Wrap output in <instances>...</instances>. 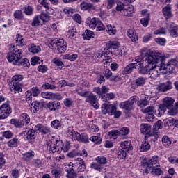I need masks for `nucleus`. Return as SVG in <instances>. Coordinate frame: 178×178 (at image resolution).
<instances>
[{
	"label": "nucleus",
	"instance_id": "obj_1",
	"mask_svg": "<svg viewBox=\"0 0 178 178\" xmlns=\"http://www.w3.org/2000/svg\"><path fill=\"white\" fill-rule=\"evenodd\" d=\"M145 63L147 65L144 66V63H138L136 66L139 73L140 74H148L152 63H158L162 62L163 56L160 53L154 52L151 50L147 51L145 54Z\"/></svg>",
	"mask_w": 178,
	"mask_h": 178
},
{
	"label": "nucleus",
	"instance_id": "obj_2",
	"mask_svg": "<svg viewBox=\"0 0 178 178\" xmlns=\"http://www.w3.org/2000/svg\"><path fill=\"white\" fill-rule=\"evenodd\" d=\"M8 62H13L15 66H19L22 67H29L30 62L29 59L23 58V53L21 49H17V46L11 45L10 47V52L6 56Z\"/></svg>",
	"mask_w": 178,
	"mask_h": 178
},
{
	"label": "nucleus",
	"instance_id": "obj_3",
	"mask_svg": "<svg viewBox=\"0 0 178 178\" xmlns=\"http://www.w3.org/2000/svg\"><path fill=\"white\" fill-rule=\"evenodd\" d=\"M49 44L52 48L56 49V54H65L67 44L63 39L58 40V38H56L51 40Z\"/></svg>",
	"mask_w": 178,
	"mask_h": 178
},
{
	"label": "nucleus",
	"instance_id": "obj_4",
	"mask_svg": "<svg viewBox=\"0 0 178 178\" xmlns=\"http://www.w3.org/2000/svg\"><path fill=\"white\" fill-rule=\"evenodd\" d=\"M102 113L104 115H110V116L114 115V118L118 119L122 115V112L116 110V106L113 104H103L102 105Z\"/></svg>",
	"mask_w": 178,
	"mask_h": 178
},
{
	"label": "nucleus",
	"instance_id": "obj_5",
	"mask_svg": "<svg viewBox=\"0 0 178 178\" xmlns=\"http://www.w3.org/2000/svg\"><path fill=\"white\" fill-rule=\"evenodd\" d=\"M22 80H23V75H15L13 77L10 87L11 92H13L14 94H16V92H22V87L23 86L22 83H20Z\"/></svg>",
	"mask_w": 178,
	"mask_h": 178
},
{
	"label": "nucleus",
	"instance_id": "obj_6",
	"mask_svg": "<svg viewBox=\"0 0 178 178\" xmlns=\"http://www.w3.org/2000/svg\"><path fill=\"white\" fill-rule=\"evenodd\" d=\"M86 24L89 25L90 29L92 30H96V31H102V30L105 29V26L104 24L99 21L97 18L88 17L86 20Z\"/></svg>",
	"mask_w": 178,
	"mask_h": 178
},
{
	"label": "nucleus",
	"instance_id": "obj_7",
	"mask_svg": "<svg viewBox=\"0 0 178 178\" xmlns=\"http://www.w3.org/2000/svg\"><path fill=\"white\" fill-rule=\"evenodd\" d=\"M161 70H163L162 60L161 61H159L158 63H153L149 71L150 78L154 79H156L159 76V71Z\"/></svg>",
	"mask_w": 178,
	"mask_h": 178
},
{
	"label": "nucleus",
	"instance_id": "obj_8",
	"mask_svg": "<svg viewBox=\"0 0 178 178\" xmlns=\"http://www.w3.org/2000/svg\"><path fill=\"white\" fill-rule=\"evenodd\" d=\"M158 163V156H154L150 160L146 162H143L141 166L143 168V173L148 175L149 173V169H152L154 165Z\"/></svg>",
	"mask_w": 178,
	"mask_h": 178
},
{
	"label": "nucleus",
	"instance_id": "obj_9",
	"mask_svg": "<svg viewBox=\"0 0 178 178\" xmlns=\"http://www.w3.org/2000/svg\"><path fill=\"white\" fill-rule=\"evenodd\" d=\"M163 57L162 60V65L163 66V70H166V72L168 73H172L173 70H175V67H178V61L176 59H171L167 65L163 63Z\"/></svg>",
	"mask_w": 178,
	"mask_h": 178
},
{
	"label": "nucleus",
	"instance_id": "obj_10",
	"mask_svg": "<svg viewBox=\"0 0 178 178\" xmlns=\"http://www.w3.org/2000/svg\"><path fill=\"white\" fill-rule=\"evenodd\" d=\"M12 113V108L9 104H3L0 107V120L6 119Z\"/></svg>",
	"mask_w": 178,
	"mask_h": 178
},
{
	"label": "nucleus",
	"instance_id": "obj_11",
	"mask_svg": "<svg viewBox=\"0 0 178 178\" xmlns=\"http://www.w3.org/2000/svg\"><path fill=\"white\" fill-rule=\"evenodd\" d=\"M156 88L159 92H166V91L172 90V82L167 81L166 83H161L157 86Z\"/></svg>",
	"mask_w": 178,
	"mask_h": 178
},
{
	"label": "nucleus",
	"instance_id": "obj_12",
	"mask_svg": "<svg viewBox=\"0 0 178 178\" xmlns=\"http://www.w3.org/2000/svg\"><path fill=\"white\" fill-rule=\"evenodd\" d=\"M103 74L106 79H109L111 81H120V76L112 75V71L109 69H106Z\"/></svg>",
	"mask_w": 178,
	"mask_h": 178
},
{
	"label": "nucleus",
	"instance_id": "obj_13",
	"mask_svg": "<svg viewBox=\"0 0 178 178\" xmlns=\"http://www.w3.org/2000/svg\"><path fill=\"white\" fill-rule=\"evenodd\" d=\"M167 27L170 31V35H171V37H173L174 38L178 37V26H175L173 23H171L168 24Z\"/></svg>",
	"mask_w": 178,
	"mask_h": 178
},
{
	"label": "nucleus",
	"instance_id": "obj_14",
	"mask_svg": "<svg viewBox=\"0 0 178 178\" xmlns=\"http://www.w3.org/2000/svg\"><path fill=\"white\" fill-rule=\"evenodd\" d=\"M85 98H86V102H88L92 105H95V104H97V95H94L93 93L87 92Z\"/></svg>",
	"mask_w": 178,
	"mask_h": 178
},
{
	"label": "nucleus",
	"instance_id": "obj_15",
	"mask_svg": "<svg viewBox=\"0 0 178 178\" xmlns=\"http://www.w3.org/2000/svg\"><path fill=\"white\" fill-rule=\"evenodd\" d=\"M36 136L35 129H29L26 133V141H29V143H34Z\"/></svg>",
	"mask_w": 178,
	"mask_h": 178
},
{
	"label": "nucleus",
	"instance_id": "obj_16",
	"mask_svg": "<svg viewBox=\"0 0 178 178\" xmlns=\"http://www.w3.org/2000/svg\"><path fill=\"white\" fill-rule=\"evenodd\" d=\"M151 149V145H149V142L147 140V138L145 139L143 142H142L141 145L139 147V151L140 152H147V151H149Z\"/></svg>",
	"mask_w": 178,
	"mask_h": 178
},
{
	"label": "nucleus",
	"instance_id": "obj_17",
	"mask_svg": "<svg viewBox=\"0 0 178 178\" xmlns=\"http://www.w3.org/2000/svg\"><path fill=\"white\" fill-rule=\"evenodd\" d=\"M35 133H43V134H48L49 133V129L47 127H44L42 124H39L35 127Z\"/></svg>",
	"mask_w": 178,
	"mask_h": 178
},
{
	"label": "nucleus",
	"instance_id": "obj_18",
	"mask_svg": "<svg viewBox=\"0 0 178 178\" xmlns=\"http://www.w3.org/2000/svg\"><path fill=\"white\" fill-rule=\"evenodd\" d=\"M55 143H58V140L50 142L47 144V149L50 154H56V152H58V145Z\"/></svg>",
	"mask_w": 178,
	"mask_h": 178
},
{
	"label": "nucleus",
	"instance_id": "obj_19",
	"mask_svg": "<svg viewBox=\"0 0 178 178\" xmlns=\"http://www.w3.org/2000/svg\"><path fill=\"white\" fill-rule=\"evenodd\" d=\"M65 170L67 175V178H77V174L74 171V169L72 167H65Z\"/></svg>",
	"mask_w": 178,
	"mask_h": 178
},
{
	"label": "nucleus",
	"instance_id": "obj_20",
	"mask_svg": "<svg viewBox=\"0 0 178 178\" xmlns=\"http://www.w3.org/2000/svg\"><path fill=\"white\" fill-rule=\"evenodd\" d=\"M151 125L148 124H142L140 125V133L148 136L151 133Z\"/></svg>",
	"mask_w": 178,
	"mask_h": 178
},
{
	"label": "nucleus",
	"instance_id": "obj_21",
	"mask_svg": "<svg viewBox=\"0 0 178 178\" xmlns=\"http://www.w3.org/2000/svg\"><path fill=\"white\" fill-rule=\"evenodd\" d=\"M133 12H134V6H133V5L127 4L123 14L124 16L131 17V15H133Z\"/></svg>",
	"mask_w": 178,
	"mask_h": 178
},
{
	"label": "nucleus",
	"instance_id": "obj_22",
	"mask_svg": "<svg viewBox=\"0 0 178 178\" xmlns=\"http://www.w3.org/2000/svg\"><path fill=\"white\" fill-rule=\"evenodd\" d=\"M163 13L165 19L172 17V7H170V5H167L163 8Z\"/></svg>",
	"mask_w": 178,
	"mask_h": 178
},
{
	"label": "nucleus",
	"instance_id": "obj_23",
	"mask_svg": "<svg viewBox=\"0 0 178 178\" xmlns=\"http://www.w3.org/2000/svg\"><path fill=\"white\" fill-rule=\"evenodd\" d=\"M59 106H60V103L58 101H52L47 104V108L50 111H56L59 109Z\"/></svg>",
	"mask_w": 178,
	"mask_h": 178
},
{
	"label": "nucleus",
	"instance_id": "obj_24",
	"mask_svg": "<svg viewBox=\"0 0 178 178\" xmlns=\"http://www.w3.org/2000/svg\"><path fill=\"white\" fill-rule=\"evenodd\" d=\"M134 69H137V65H136V63H131L124 68L123 72L125 74H129V73L133 72Z\"/></svg>",
	"mask_w": 178,
	"mask_h": 178
},
{
	"label": "nucleus",
	"instance_id": "obj_25",
	"mask_svg": "<svg viewBox=\"0 0 178 178\" xmlns=\"http://www.w3.org/2000/svg\"><path fill=\"white\" fill-rule=\"evenodd\" d=\"M80 6L82 10H95V6L91 3L83 2Z\"/></svg>",
	"mask_w": 178,
	"mask_h": 178
},
{
	"label": "nucleus",
	"instance_id": "obj_26",
	"mask_svg": "<svg viewBox=\"0 0 178 178\" xmlns=\"http://www.w3.org/2000/svg\"><path fill=\"white\" fill-rule=\"evenodd\" d=\"M85 156V158H87V152L86 150H83V153L77 152L76 150H74L70 153L67 154V156L69 158H74V156Z\"/></svg>",
	"mask_w": 178,
	"mask_h": 178
},
{
	"label": "nucleus",
	"instance_id": "obj_27",
	"mask_svg": "<svg viewBox=\"0 0 178 178\" xmlns=\"http://www.w3.org/2000/svg\"><path fill=\"white\" fill-rule=\"evenodd\" d=\"M76 138L77 141H81V143H88V136L86 134H77L76 135Z\"/></svg>",
	"mask_w": 178,
	"mask_h": 178
},
{
	"label": "nucleus",
	"instance_id": "obj_28",
	"mask_svg": "<svg viewBox=\"0 0 178 178\" xmlns=\"http://www.w3.org/2000/svg\"><path fill=\"white\" fill-rule=\"evenodd\" d=\"M147 138H146L147 141H149L150 143H155L156 141H158V138L159 137V135L155 133H150L148 135H147Z\"/></svg>",
	"mask_w": 178,
	"mask_h": 178
},
{
	"label": "nucleus",
	"instance_id": "obj_29",
	"mask_svg": "<svg viewBox=\"0 0 178 178\" xmlns=\"http://www.w3.org/2000/svg\"><path fill=\"white\" fill-rule=\"evenodd\" d=\"M31 106H33V108L35 109V111H33V112H38V111H40V109H42V108L44 106V102L35 101L31 104Z\"/></svg>",
	"mask_w": 178,
	"mask_h": 178
},
{
	"label": "nucleus",
	"instance_id": "obj_30",
	"mask_svg": "<svg viewBox=\"0 0 178 178\" xmlns=\"http://www.w3.org/2000/svg\"><path fill=\"white\" fill-rule=\"evenodd\" d=\"M163 104L167 106L168 109H170L173 106V104H175V99L172 97H165L163 99Z\"/></svg>",
	"mask_w": 178,
	"mask_h": 178
},
{
	"label": "nucleus",
	"instance_id": "obj_31",
	"mask_svg": "<svg viewBox=\"0 0 178 178\" xmlns=\"http://www.w3.org/2000/svg\"><path fill=\"white\" fill-rule=\"evenodd\" d=\"M127 35L129 38H131L132 42H137L138 41V36L137 35V33L134 31L129 30L127 31Z\"/></svg>",
	"mask_w": 178,
	"mask_h": 178
},
{
	"label": "nucleus",
	"instance_id": "obj_32",
	"mask_svg": "<svg viewBox=\"0 0 178 178\" xmlns=\"http://www.w3.org/2000/svg\"><path fill=\"white\" fill-rule=\"evenodd\" d=\"M145 81H147V78L143 76L138 77L134 81L135 86H136V87H143V86L145 84Z\"/></svg>",
	"mask_w": 178,
	"mask_h": 178
},
{
	"label": "nucleus",
	"instance_id": "obj_33",
	"mask_svg": "<svg viewBox=\"0 0 178 178\" xmlns=\"http://www.w3.org/2000/svg\"><path fill=\"white\" fill-rule=\"evenodd\" d=\"M143 113H154V115H158V111L155 109L154 106H149L145 109H142Z\"/></svg>",
	"mask_w": 178,
	"mask_h": 178
},
{
	"label": "nucleus",
	"instance_id": "obj_34",
	"mask_svg": "<svg viewBox=\"0 0 178 178\" xmlns=\"http://www.w3.org/2000/svg\"><path fill=\"white\" fill-rule=\"evenodd\" d=\"M119 48V43L118 42H108L105 49L111 52V49H118Z\"/></svg>",
	"mask_w": 178,
	"mask_h": 178
},
{
	"label": "nucleus",
	"instance_id": "obj_35",
	"mask_svg": "<svg viewBox=\"0 0 178 178\" xmlns=\"http://www.w3.org/2000/svg\"><path fill=\"white\" fill-rule=\"evenodd\" d=\"M121 147L122 149H125V151H131L133 149V146L131 145V142L130 141H124L121 143Z\"/></svg>",
	"mask_w": 178,
	"mask_h": 178
},
{
	"label": "nucleus",
	"instance_id": "obj_36",
	"mask_svg": "<svg viewBox=\"0 0 178 178\" xmlns=\"http://www.w3.org/2000/svg\"><path fill=\"white\" fill-rule=\"evenodd\" d=\"M167 108L168 106H166L164 103H163V104L159 105V109L157 111L156 116H158L159 118L162 116V115H163V113L166 112Z\"/></svg>",
	"mask_w": 178,
	"mask_h": 178
},
{
	"label": "nucleus",
	"instance_id": "obj_37",
	"mask_svg": "<svg viewBox=\"0 0 178 178\" xmlns=\"http://www.w3.org/2000/svg\"><path fill=\"white\" fill-rule=\"evenodd\" d=\"M42 98H45L46 99H52L54 98H56V95L51 92H43L41 93Z\"/></svg>",
	"mask_w": 178,
	"mask_h": 178
},
{
	"label": "nucleus",
	"instance_id": "obj_38",
	"mask_svg": "<svg viewBox=\"0 0 178 178\" xmlns=\"http://www.w3.org/2000/svg\"><path fill=\"white\" fill-rule=\"evenodd\" d=\"M19 120L22 122L24 123L25 126H27L29 123H30V117H29V115L26 113H23L21 115Z\"/></svg>",
	"mask_w": 178,
	"mask_h": 178
},
{
	"label": "nucleus",
	"instance_id": "obj_39",
	"mask_svg": "<svg viewBox=\"0 0 178 178\" xmlns=\"http://www.w3.org/2000/svg\"><path fill=\"white\" fill-rule=\"evenodd\" d=\"M10 123L11 124H14L16 127H18V129H22L23 126H25L24 122H21L20 120L11 119Z\"/></svg>",
	"mask_w": 178,
	"mask_h": 178
},
{
	"label": "nucleus",
	"instance_id": "obj_40",
	"mask_svg": "<svg viewBox=\"0 0 178 178\" xmlns=\"http://www.w3.org/2000/svg\"><path fill=\"white\" fill-rule=\"evenodd\" d=\"M94 32L90 30H86L83 34V40H90V38H94Z\"/></svg>",
	"mask_w": 178,
	"mask_h": 178
},
{
	"label": "nucleus",
	"instance_id": "obj_41",
	"mask_svg": "<svg viewBox=\"0 0 178 178\" xmlns=\"http://www.w3.org/2000/svg\"><path fill=\"white\" fill-rule=\"evenodd\" d=\"M33 158H34V152H28L25 153L23 156V159L26 162H29V161H31V159H33Z\"/></svg>",
	"mask_w": 178,
	"mask_h": 178
},
{
	"label": "nucleus",
	"instance_id": "obj_42",
	"mask_svg": "<svg viewBox=\"0 0 178 178\" xmlns=\"http://www.w3.org/2000/svg\"><path fill=\"white\" fill-rule=\"evenodd\" d=\"M120 105L122 109H125L126 111H131V109H133V105L131 104V103L129 102L128 101L124 102L121 103Z\"/></svg>",
	"mask_w": 178,
	"mask_h": 178
},
{
	"label": "nucleus",
	"instance_id": "obj_43",
	"mask_svg": "<svg viewBox=\"0 0 178 178\" xmlns=\"http://www.w3.org/2000/svg\"><path fill=\"white\" fill-rule=\"evenodd\" d=\"M78 169L79 172H84L86 170V164L84 163V161H83V159L78 158Z\"/></svg>",
	"mask_w": 178,
	"mask_h": 178
},
{
	"label": "nucleus",
	"instance_id": "obj_44",
	"mask_svg": "<svg viewBox=\"0 0 178 178\" xmlns=\"http://www.w3.org/2000/svg\"><path fill=\"white\" fill-rule=\"evenodd\" d=\"M162 143L164 147H169L172 144V139L168 136H164L162 138Z\"/></svg>",
	"mask_w": 178,
	"mask_h": 178
},
{
	"label": "nucleus",
	"instance_id": "obj_45",
	"mask_svg": "<svg viewBox=\"0 0 178 178\" xmlns=\"http://www.w3.org/2000/svg\"><path fill=\"white\" fill-rule=\"evenodd\" d=\"M126 3H124H124L122 2V1H118L117 2V6H116V10L118 12H124V8H126Z\"/></svg>",
	"mask_w": 178,
	"mask_h": 178
},
{
	"label": "nucleus",
	"instance_id": "obj_46",
	"mask_svg": "<svg viewBox=\"0 0 178 178\" xmlns=\"http://www.w3.org/2000/svg\"><path fill=\"white\" fill-rule=\"evenodd\" d=\"M29 52L32 54H38V52L41 51V47L40 46H35L34 44H31L30 48L29 49Z\"/></svg>",
	"mask_w": 178,
	"mask_h": 178
},
{
	"label": "nucleus",
	"instance_id": "obj_47",
	"mask_svg": "<svg viewBox=\"0 0 178 178\" xmlns=\"http://www.w3.org/2000/svg\"><path fill=\"white\" fill-rule=\"evenodd\" d=\"M31 91L32 93L27 98L28 101H30V99H31V97H38V95L40 94V89H38V88L37 87L33 88Z\"/></svg>",
	"mask_w": 178,
	"mask_h": 178
},
{
	"label": "nucleus",
	"instance_id": "obj_48",
	"mask_svg": "<svg viewBox=\"0 0 178 178\" xmlns=\"http://www.w3.org/2000/svg\"><path fill=\"white\" fill-rule=\"evenodd\" d=\"M152 175H156L157 176H161L162 175V171L161 170V168L159 165L154 166L152 168Z\"/></svg>",
	"mask_w": 178,
	"mask_h": 178
},
{
	"label": "nucleus",
	"instance_id": "obj_49",
	"mask_svg": "<svg viewBox=\"0 0 178 178\" xmlns=\"http://www.w3.org/2000/svg\"><path fill=\"white\" fill-rule=\"evenodd\" d=\"M106 31L110 35H115V34H116V27L112 26L111 24L107 25Z\"/></svg>",
	"mask_w": 178,
	"mask_h": 178
},
{
	"label": "nucleus",
	"instance_id": "obj_50",
	"mask_svg": "<svg viewBox=\"0 0 178 178\" xmlns=\"http://www.w3.org/2000/svg\"><path fill=\"white\" fill-rule=\"evenodd\" d=\"M115 98V94L113 93H108L102 97L103 101L108 102L110 99H113Z\"/></svg>",
	"mask_w": 178,
	"mask_h": 178
},
{
	"label": "nucleus",
	"instance_id": "obj_51",
	"mask_svg": "<svg viewBox=\"0 0 178 178\" xmlns=\"http://www.w3.org/2000/svg\"><path fill=\"white\" fill-rule=\"evenodd\" d=\"M97 163L102 165L104 167V165H106V158L104 156H98L95 159Z\"/></svg>",
	"mask_w": 178,
	"mask_h": 178
},
{
	"label": "nucleus",
	"instance_id": "obj_52",
	"mask_svg": "<svg viewBox=\"0 0 178 178\" xmlns=\"http://www.w3.org/2000/svg\"><path fill=\"white\" fill-rule=\"evenodd\" d=\"M149 102L148 100L147 99V97H145L144 99H142L137 102L138 106H140V108H143V106H147Z\"/></svg>",
	"mask_w": 178,
	"mask_h": 178
},
{
	"label": "nucleus",
	"instance_id": "obj_53",
	"mask_svg": "<svg viewBox=\"0 0 178 178\" xmlns=\"http://www.w3.org/2000/svg\"><path fill=\"white\" fill-rule=\"evenodd\" d=\"M17 141H18L17 138H13V139H11L10 141H8L7 144L8 147H10L11 148H15L17 147Z\"/></svg>",
	"mask_w": 178,
	"mask_h": 178
},
{
	"label": "nucleus",
	"instance_id": "obj_54",
	"mask_svg": "<svg viewBox=\"0 0 178 178\" xmlns=\"http://www.w3.org/2000/svg\"><path fill=\"white\" fill-rule=\"evenodd\" d=\"M53 63H55V65H56L57 66H60L59 67H58V70H62L63 66H65V64H63V62H62V60H60V59L54 58L53 60Z\"/></svg>",
	"mask_w": 178,
	"mask_h": 178
},
{
	"label": "nucleus",
	"instance_id": "obj_55",
	"mask_svg": "<svg viewBox=\"0 0 178 178\" xmlns=\"http://www.w3.org/2000/svg\"><path fill=\"white\" fill-rule=\"evenodd\" d=\"M126 156H127V153L126 151L123 149H120L118 152V158H120V159H125Z\"/></svg>",
	"mask_w": 178,
	"mask_h": 178
},
{
	"label": "nucleus",
	"instance_id": "obj_56",
	"mask_svg": "<svg viewBox=\"0 0 178 178\" xmlns=\"http://www.w3.org/2000/svg\"><path fill=\"white\" fill-rule=\"evenodd\" d=\"M162 121L158 120L153 126V131H158L159 129H162Z\"/></svg>",
	"mask_w": 178,
	"mask_h": 178
},
{
	"label": "nucleus",
	"instance_id": "obj_57",
	"mask_svg": "<svg viewBox=\"0 0 178 178\" xmlns=\"http://www.w3.org/2000/svg\"><path fill=\"white\" fill-rule=\"evenodd\" d=\"M90 167L95 169V170L101 171V169H104L102 165L99 164L98 163H92Z\"/></svg>",
	"mask_w": 178,
	"mask_h": 178
},
{
	"label": "nucleus",
	"instance_id": "obj_58",
	"mask_svg": "<svg viewBox=\"0 0 178 178\" xmlns=\"http://www.w3.org/2000/svg\"><path fill=\"white\" fill-rule=\"evenodd\" d=\"M49 15H51V13L49 11L46 12H42L40 15V20H43V22L46 19H49Z\"/></svg>",
	"mask_w": 178,
	"mask_h": 178
},
{
	"label": "nucleus",
	"instance_id": "obj_59",
	"mask_svg": "<svg viewBox=\"0 0 178 178\" xmlns=\"http://www.w3.org/2000/svg\"><path fill=\"white\" fill-rule=\"evenodd\" d=\"M149 22V15H147L146 17L142 18L140 19V23L144 26V27H147L148 26V23Z\"/></svg>",
	"mask_w": 178,
	"mask_h": 178
},
{
	"label": "nucleus",
	"instance_id": "obj_60",
	"mask_svg": "<svg viewBox=\"0 0 178 178\" xmlns=\"http://www.w3.org/2000/svg\"><path fill=\"white\" fill-rule=\"evenodd\" d=\"M14 17L18 20H22L23 19V13H22L21 10H16L14 13Z\"/></svg>",
	"mask_w": 178,
	"mask_h": 178
},
{
	"label": "nucleus",
	"instance_id": "obj_61",
	"mask_svg": "<svg viewBox=\"0 0 178 178\" xmlns=\"http://www.w3.org/2000/svg\"><path fill=\"white\" fill-rule=\"evenodd\" d=\"M40 17H38V16H36L34 17L33 22H32V26L33 27H37L38 26H40Z\"/></svg>",
	"mask_w": 178,
	"mask_h": 178
},
{
	"label": "nucleus",
	"instance_id": "obj_62",
	"mask_svg": "<svg viewBox=\"0 0 178 178\" xmlns=\"http://www.w3.org/2000/svg\"><path fill=\"white\" fill-rule=\"evenodd\" d=\"M120 136H127L130 132V130L127 127H123L121 130L119 131Z\"/></svg>",
	"mask_w": 178,
	"mask_h": 178
},
{
	"label": "nucleus",
	"instance_id": "obj_63",
	"mask_svg": "<svg viewBox=\"0 0 178 178\" xmlns=\"http://www.w3.org/2000/svg\"><path fill=\"white\" fill-rule=\"evenodd\" d=\"M90 141L95 143V144H101V141H102L101 138H99L97 136L90 137Z\"/></svg>",
	"mask_w": 178,
	"mask_h": 178
},
{
	"label": "nucleus",
	"instance_id": "obj_64",
	"mask_svg": "<svg viewBox=\"0 0 178 178\" xmlns=\"http://www.w3.org/2000/svg\"><path fill=\"white\" fill-rule=\"evenodd\" d=\"M51 124L54 129H58L60 126V121L58 120H54L51 122Z\"/></svg>",
	"mask_w": 178,
	"mask_h": 178
}]
</instances>
